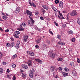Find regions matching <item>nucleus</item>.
Returning a JSON list of instances; mask_svg holds the SVG:
<instances>
[{
  "mask_svg": "<svg viewBox=\"0 0 80 80\" xmlns=\"http://www.w3.org/2000/svg\"><path fill=\"white\" fill-rule=\"evenodd\" d=\"M28 25L33 27V25H34V23H35V21L28 20Z\"/></svg>",
  "mask_w": 80,
  "mask_h": 80,
  "instance_id": "f257e3e1",
  "label": "nucleus"
},
{
  "mask_svg": "<svg viewBox=\"0 0 80 80\" xmlns=\"http://www.w3.org/2000/svg\"><path fill=\"white\" fill-rule=\"evenodd\" d=\"M70 15L71 16H72V17H74V16H75L77 15V12L76 11H72L70 13Z\"/></svg>",
  "mask_w": 80,
  "mask_h": 80,
  "instance_id": "f03ea898",
  "label": "nucleus"
},
{
  "mask_svg": "<svg viewBox=\"0 0 80 80\" xmlns=\"http://www.w3.org/2000/svg\"><path fill=\"white\" fill-rule=\"evenodd\" d=\"M26 13L29 16H31L32 17L33 16V14H32V13L30 11L27 10L26 11Z\"/></svg>",
  "mask_w": 80,
  "mask_h": 80,
  "instance_id": "7ed1b4c3",
  "label": "nucleus"
},
{
  "mask_svg": "<svg viewBox=\"0 0 80 80\" xmlns=\"http://www.w3.org/2000/svg\"><path fill=\"white\" fill-rule=\"evenodd\" d=\"M28 36L27 35H25L24 36L23 40L24 42H27V40L28 39Z\"/></svg>",
  "mask_w": 80,
  "mask_h": 80,
  "instance_id": "20e7f679",
  "label": "nucleus"
},
{
  "mask_svg": "<svg viewBox=\"0 0 80 80\" xmlns=\"http://www.w3.org/2000/svg\"><path fill=\"white\" fill-rule=\"evenodd\" d=\"M31 1L30 0H29V4H30L31 6H32L33 7H34L35 8H36V5L35 3H31L30 2Z\"/></svg>",
  "mask_w": 80,
  "mask_h": 80,
  "instance_id": "39448f33",
  "label": "nucleus"
},
{
  "mask_svg": "<svg viewBox=\"0 0 80 80\" xmlns=\"http://www.w3.org/2000/svg\"><path fill=\"white\" fill-rule=\"evenodd\" d=\"M27 53L29 54V55H31V56H34L35 53L32 52L28 51L27 52Z\"/></svg>",
  "mask_w": 80,
  "mask_h": 80,
  "instance_id": "423d86ee",
  "label": "nucleus"
},
{
  "mask_svg": "<svg viewBox=\"0 0 80 80\" xmlns=\"http://www.w3.org/2000/svg\"><path fill=\"white\" fill-rule=\"evenodd\" d=\"M20 8L19 7H18L16 8L15 12L16 13H18L20 12Z\"/></svg>",
  "mask_w": 80,
  "mask_h": 80,
  "instance_id": "0eeeda50",
  "label": "nucleus"
},
{
  "mask_svg": "<svg viewBox=\"0 0 80 80\" xmlns=\"http://www.w3.org/2000/svg\"><path fill=\"white\" fill-rule=\"evenodd\" d=\"M49 56L52 58H54V57H55V54L53 53L52 52H51V53L49 54Z\"/></svg>",
  "mask_w": 80,
  "mask_h": 80,
  "instance_id": "6e6552de",
  "label": "nucleus"
},
{
  "mask_svg": "<svg viewBox=\"0 0 80 80\" xmlns=\"http://www.w3.org/2000/svg\"><path fill=\"white\" fill-rule=\"evenodd\" d=\"M28 64L29 67H30V66H32V61L31 60H29L28 62Z\"/></svg>",
  "mask_w": 80,
  "mask_h": 80,
  "instance_id": "1a4fd4ad",
  "label": "nucleus"
},
{
  "mask_svg": "<svg viewBox=\"0 0 80 80\" xmlns=\"http://www.w3.org/2000/svg\"><path fill=\"white\" fill-rule=\"evenodd\" d=\"M59 7L61 8H63V2L62 1L59 2Z\"/></svg>",
  "mask_w": 80,
  "mask_h": 80,
  "instance_id": "9d476101",
  "label": "nucleus"
},
{
  "mask_svg": "<svg viewBox=\"0 0 80 80\" xmlns=\"http://www.w3.org/2000/svg\"><path fill=\"white\" fill-rule=\"evenodd\" d=\"M29 73L30 77L32 78L33 77V72H32V71L30 70Z\"/></svg>",
  "mask_w": 80,
  "mask_h": 80,
  "instance_id": "9b49d317",
  "label": "nucleus"
},
{
  "mask_svg": "<svg viewBox=\"0 0 80 80\" xmlns=\"http://www.w3.org/2000/svg\"><path fill=\"white\" fill-rule=\"evenodd\" d=\"M62 75L64 77H67L68 75V73L65 72H62Z\"/></svg>",
  "mask_w": 80,
  "mask_h": 80,
  "instance_id": "f8f14e48",
  "label": "nucleus"
},
{
  "mask_svg": "<svg viewBox=\"0 0 80 80\" xmlns=\"http://www.w3.org/2000/svg\"><path fill=\"white\" fill-rule=\"evenodd\" d=\"M22 77H23V78H26V77H27V74H25V73H22Z\"/></svg>",
  "mask_w": 80,
  "mask_h": 80,
  "instance_id": "ddd939ff",
  "label": "nucleus"
},
{
  "mask_svg": "<svg viewBox=\"0 0 80 80\" xmlns=\"http://www.w3.org/2000/svg\"><path fill=\"white\" fill-rule=\"evenodd\" d=\"M51 71V72H53L55 70V67L53 66H51L50 68Z\"/></svg>",
  "mask_w": 80,
  "mask_h": 80,
  "instance_id": "4468645a",
  "label": "nucleus"
},
{
  "mask_svg": "<svg viewBox=\"0 0 80 80\" xmlns=\"http://www.w3.org/2000/svg\"><path fill=\"white\" fill-rule=\"evenodd\" d=\"M22 67H23V68H25V69L28 68V67L26 65L22 64Z\"/></svg>",
  "mask_w": 80,
  "mask_h": 80,
  "instance_id": "2eb2a0df",
  "label": "nucleus"
},
{
  "mask_svg": "<svg viewBox=\"0 0 80 80\" xmlns=\"http://www.w3.org/2000/svg\"><path fill=\"white\" fill-rule=\"evenodd\" d=\"M35 60L38 63H42V61H41L40 59H35Z\"/></svg>",
  "mask_w": 80,
  "mask_h": 80,
  "instance_id": "dca6fc26",
  "label": "nucleus"
},
{
  "mask_svg": "<svg viewBox=\"0 0 80 80\" xmlns=\"http://www.w3.org/2000/svg\"><path fill=\"white\" fill-rule=\"evenodd\" d=\"M58 44L60 45H65V43L64 42H61L59 41L58 42Z\"/></svg>",
  "mask_w": 80,
  "mask_h": 80,
  "instance_id": "f3484780",
  "label": "nucleus"
},
{
  "mask_svg": "<svg viewBox=\"0 0 80 80\" xmlns=\"http://www.w3.org/2000/svg\"><path fill=\"white\" fill-rule=\"evenodd\" d=\"M43 8L44 9H46V10H48V7L46 5L43 6H42Z\"/></svg>",
  "mask_w": 80,
  "mask_h": 80,
  "instance_id": "a211bd4d",
  "label": "nucleus"
},
{
  "mask_svg": "<svg viewBox=\"0 0 80 80\" xmlns=\"http://www.w3.org/2000/svg\"><path fill=\"white\" fill-rule=\"evenodd\" d=\"M70 65L71 66H74V65H75V63L73 61H71L70 63Z\"/></svg>",
  "mask_w": 80,
  "mask_h": 80,
  "instance_id": "6ab92c4d",
  "label": "nucleus"
},
{
  "mask_svg": "<svg viewBox=\"0 0 80 80\" xmlns=\"http://www.w3.org/2000/svg\"><path fill=\"white\" fill-rule=\"evenodd\" d=\"M15 45V43L14 42H11V44H10V47H13V46Z\"/></svg>",
  "mask_w": 80,
  "mask_h": 80,
  "instance_id": "aec40b11",
  "label": "nucleus"
},
{
  "mask_svg": "<svg viewBox=\"0 0 80 80\" xmlns=\"http://www.w3.org/2000/svg\"><path fill=\"white\" fill-rule=\"evenodd\" d=\"M2 18L4 20H7L8 18V17L7 16L5 15L2 17Z\"/></svg>",
  "mask_w": 80,
  "mask_h": 80,
  "instance_id": "412c9836",
  "label": "nucleus"
},
{
  "mask_svg": "<svg viewBox=\"0 0 80 80\" xmlns=\"http://www.w3.org/2000/svg\"><path fill=\"white\" fill-rule=\"evenodd\" d=\"M18 30L19 31H24V28H18Z\"/></svg>",
  "mask_w": 80,
  "mask_h": 80,
  "instance_id": "4be33fe9",
  "label": "nucleus"
},
{
  "mask_svg": "<svg viewBox=\"0 0 80 80\" xmlns=\"http://www.w3.org/2000/svg\"><path fill=\"white\" fill-rule=\"evenodd\" d=\"M77 22L79 24V25H80V18H78L77 20Z\"/></svg>",
  "mask_w": 80,
  "mask_h": 80,
  "instance_id": "5701e85b",
  "label": "nucleus"
},
{
  "mask_svg": "<svg viewBox=\"0 0 80 80\" xmlns=\"http://www.w3.org/2000/svg\"><path fill=\"white\" fill-rule=\"evenodd\" d=\"M3 72V69L2 68H0V73H2Z\"/></svg>",
  "mask_w": 80,
  "mask_h": 80,
  "instance_id": "b1692460",
  "label": "nucleus"
},
{
  "mask_svg": "<svg viewBox=\"0 0 80 80\" xmlns=\"http://www.w3.org/2000/svg\"><path fill=\"white\" fill-rule=\"evenodd\" d=\"M63 60V59L62 58H59L57 59L58 61H59V62H61V61H62Z\"/></svg>",
  "mask_w": 80,
  "mask_h": 80,
  "instance_id": "393cba45",
  "label": "nucleus"
},
{
  "mask_svg": "<svg viewBox=\"0 0 80 80\" xmlns=\"http://www.w3.org/2000/svg\"><path fill=\"white\" fill-rule=\"evenodd\" d=\"M15 33L14 34H16V35H19L20 34V32L19 31H16L15 32Z\"/></svg>",
  "mask_w": 80,
  "mask_h": 80,
  "instance_id": "a878e982",
  "label": "nucleus"
},
{
  "mask_svg": "<svg viewBox=\"0 0 80 80\" xmlns=\"http://www.w3.org/2000/svg\"><path fill=\"white\" fill-rule=\"evenodd\" d=\"M16 48L17 49L19 48H20L19 44H16Z\"/></svg>",
  "mask_w": 80,
  "mask_h": 80,
  "instance_id": "bb28decb",
  "label": "nucleus"
},
{
  "mask_svg": "<svg viewBox=\"0 0 80 80\" xmlns=\"http://www.w3.org/2000/svg\"><path fill=\"white\" fill-rule=\"evenodd\" d=\"M40 40H41V39H39L38 40L36 41V42L37 43H39L40 42Z\"/></svg>",
  "mask_w": 80,
  "mask_h": 80,
  "instance_id": "cd10ccee",
  "label": "nucleus"
},
{
  "mask_svg": "<svg viewBox=\"0 0 80 80\" xmlns=\"http://www.w3.org/2000/svg\"><path fill=\"white\" fill-rule=\"evenodd\" d=\"M13 36H14V37H15V38H19V36H17V35H16V34H14Z\"/></svg>",
  "mask_w": 80,
  "mask_h": 80,
  "instance_id": "c85d7f7f",
  "label": "nucleus"
},
{
  "mask_svg": "<svg viewBox=\"0 0 80 80\" xmlns=\"http://www.w3.org/2000/svg\"><path fill=\"white\" fill-rule=\"evenodd\" d=\"M17 56V54H15L13 56H12V58L13 59L15 58Z\"/></svg>",
  "mask_w": 80,
  "mask_h": 80,
  "instance_id": "c756f323",
  "label": "nucleus"
},
{
  "mask_svg": "<svg viewBox=\"0 0 80 80\" xmlns=\"http://www.w3.org/2000/svg\"><path fill=\"white\" fill-rule=\"evenodd\" d=\"M7 77L8 78H12V75H9L7 76Z\"/></svg>",
  "mask_w": 80,
  "mask_h": 80,
  "instance_id": "7c9ffc66",
  "label": "nucleus"
},
{
  "mask_svg": "<svg viewBox=\"0 0 80 80\" xmlns=\"http://www.w3.org/2000/svg\"><path fill=\"white\" fill-rule=\"evenodd\" d=\"M77 73V72L75 71H73L72 72V74L73 75H75Z\"/></svg>",
  "mask_w": 80,
  "mask_h": 80,
  "instance_id": "2f4dec72",
  "label": "nucleus"
},
{
  "mask_svg": "<svg viewBox=\"0 0 80 80\" xmlns=\"http://www.w3.org/2000/svg\"><path fill=\"white\" fill-rule=\"evenodd\" d=\"M6 46L7 47H10V43H7L6 44Z\"/></svg>",
  "mask_w": 80,
  "mask_h": 80,
  "instance_id": "473e14b6",
  "label": "nucleus"
},
{
  "mask_svg": "<svg viewBox=\"0 0 80 80\" xmlns=\"http://www.w3.org/2000/svg\"><path fill=\"white\" fill-rule=\"evenodd\" d=\"M55 3L56 4H57V3H59V1L58 0H55Z\"/></svg>",
  "mask_w": 80,
  "mask_h": 80,
  "instance_id": "72a5a7b5",
  "label": "nucleus"
},
{
  "mask_svg": "<svg viewBox=\"0 0 80 80\" xmlns=\"http://www.w3.org/2000/svg\"><path fill=\"white\" fill-rule=\"evenodd\" d=\"M22 25L23 26V27H26L27 24H26V23L25 22H23L22 23Z\"/></svg>",
  "mask_w": 80,
  "mask_h": 80,
  "instance_id": "f704fd0d",
  "label": "nucleus"
},
{
  "mask_svg": "<svg viewBox=\"0 0 80 80\" xmlns=\"http://www.w3.org/2000/svg\"><path fill=\"white\" fill-rule=\"evenodd\" d=\"M57 37L58 38H59V39H60L61 38V36L58 35L57 36Z\"/></svg>",
  "mask_w": 80,
  "mask_h": 80,
  "instance_id": "c9c22d12",
  "label": "nucleus"
},
{
  "mask_svg": "<svg viewBox=\"0 0 80 80\" xmlns=\"http://www.w3.org/2000/svg\"><path fill=\"white\" fill-rule=\"evenodd\" d=\"M42 12H43V14H44L45 13V9H42Z\"/></svg>",
  "mask_w": 80,
  "mask_h": 80,
  "instance_id": "e433bc0d",
  "label": "nucleus"
},
{
  "mask_svg": "<svg viewBox=\"0 0 80 80\" xmlns=\"http://www.w3.org/2000/svg\"><path fill=\"white\" fill-rule=\"evenodd\" d=\"M64 70H65V71H66V72H68L69 70L68 68H64Z\"/></svg>",
  "mask_w": 80,
  "mask_h": 80,
  "instance_id": "4c0bfd02",
  "label": "nucleus"
},
{
  "mask_svg": "<svg viewBox=\"0 0 80 80\" xmlns=\"http://www.w3.org/2000/svg\"><path fill=\"white\" fill-rule=\"evenodd\" d=\"M12 68H15L16 67V65L15 64H13L12 65Z\"/></svg>",
  "mask_w": 80,
  "mask_h": 80,
  "instance_id": "58836bf2",
  "label": "nucleus"
},
{
  "mask_svg": "<svg viewBox=\"0 0 80 80\" xmlns=\"http://www.w3.org/2000/svg\"><path fill=\"white\" fill-rule=\"evenodd\" d=\"M17 44L18 45H20V41L18 40L17 41Z\"/></svg>",
  "mask_w": 80,
  "mask_h": 80,
  "instance_id": "ea45409f",
  "label": "nucleus"
},
{
  "mask_svg": "<svg viewBox=\"0 0 80 80\" xmlns=\"http://www.w3.org/2000/svg\"><path fill=\"white\" fill-rule=\"evenodd\" d=\"M58 13H59V15H60V16H61V17H63L62 14L60 13V11H58Z\"/></svg>",
  "mask_w": 80,
  "mask_h": 80,
  "instance_id": "a19ab883",
  "label": "nucleus"
},
{
  "mask_svg": "<svg viewBox=\"0 0 80 80\" xmlns=\"http://www.w3.org/2000/svg\"><path fill=\"white\" fill-rule=\"evenodd\" d=\"M77 62L79 63H80V59L79 58H78L77 60Z\"/></svg>",
  "mask_w": 80,
  "mask_h": 80,
  "instance_id": "79ce46f5",
  "label": "nucleus"
},
{
  "mask_svg": "<svg viewBox=\"0 0 80 80\" xmlns=\"http://www.w3.org/2000/svg\"><path fill=\"white\" fill-rule=\"evenodd\" d=\"M75 40V38H73L72 39V42H74Z\"/></svg>",
  "mask_w": 80,
  "mask_h": 80,
  "instance_id": "37998d69",
  "label": "nucleus"
},
{
  "mask_svg": "<svg viewBox=\"0 0 80 80\" xmlns=\"http://www.w3.org/2000/svg\"><path fill=\"white\" fill-rule=\"evenodd\" d=\"M59 70H60V71H62V70H63V68H61V67H59V68H58Z\"/></svg>",
  "mask_w": 80,
  "mask_h": 80,
  "instance_id": "c03bdc74",
  "label": "nucleus"
},
{
  "mask_svg": "<svg viewBox=\"0 0 80 80\" xmlns=\"http://www.w3.org/2000/svg\"><path fill=\"white\" fill-rule=\"evenodd\" d=\"M49 32L51 34V35H53V33L52 32V31L49 30Z\"/></svg>",
  "mask_w": 80,
  "mask_h": 80,
  "instance_id": "a18cd8bd",
  "label": "nucleus"
},
{
  "mask_svg": "<svg viewBox=\"0 0 80 80\" xmlns=\"http://www.w3.org/2000/svg\"><path fill=\"white\" fill-rule=\"evenodd\" d=\"M73 31H72L71 30L69 31V33L70 34H72V33H73Z\"/></svg>",
  "mask_w": 80,
  "mask_h": 80,
  "instance_id": "49530a36",
  "label": "nucleus"
},
{
  "mask_svg": "<svg viewBox=\"0 0 80 80\" xmlns=\"http://www.w3.org/2000/svg\"><path fill=\"white\" fill-rule=\"evenodd\" d=\"M12 79L13 80H15L16 79V77H15V76H13Z\"/></svg>",
  "mask_w": 80,
  "mask_h": 80,
  "instance_id": "de8ad7c7",
  "label": "nucleus"
},
{
  "mask_svg": "<svg viewBox=\"0 0 80 80\" xmlns=\"http://www.w3.org/2000/svg\"><path fill=\"white\" fill-rule=\"evenodd\" d=\"M29 18L30 19V20H31V21H33V20H34L33 19V18H32L31 17L29 16Z\"/></svg>",
  "mask_w": 80,
  "mask_h": 80,
  "instance_id": "09e8293b",
  "label": "nucleus"
},
{
  "mask_svg": "<svg viewBox=\"0 0 80 80\" xmlns=\"http://www.w3.org/2000/svg\"><path fill=\"white\" fill-rule=\"evenodd\" d=\"M2 64L3 65H5L7 64V62H2Z\"/></svg>",
  "mask_w": 80,
  "mask_h": 80,
  "instance_id": "8fccbe9b",
  "label": "nucleus"
},
{
  "mask_svg": "<svg viewBox=\"0 0 80 80\" xmlns=\"http://www.w3.org/2000/svg\"><path fill=\"white\" fill-rule=\"evenodd\" d=\"M65 27H66V24H64L62 25V27H63V28H65Z\"/></svg>",
  "mask_w": 80,
  "mask_h": 80,
  "instance_id": "3c124183",
  "label": "nucleus"
},
{
  "mask_svg": "<svg viewBox=\"0 0 80 80\" xmlns=\"http://www.w3.org/2000/svg\"><path fill=\"white\" fill-rule=\"evenodd\" d=\"M54 12H56V13H57V12H58V10L56 8L55 9V10H54Z\"/></svg>",
  "mask_w": 80,
  "mask_h": 80,
  "instance_id": "603ef678",
  "label": "nucleus"
},
{
  "mask_svg": "<svg viewBox=\"0 0 80 80\" xmlns=\"http://www.w3.org/2000/svg\"><path fill=\"white\" fill-rule=\"evenodd\" d=\"M35 14L36 15H38L39 14V13L37 12H35Z\"/></svg>",
  "mask_w": 80,
  "mask_h": 80,
  "instance_id": "864d4df0",
  "label": "nucleus"
},
{
  "mask_svg": "<svg viewBox=\"0 0 80 80\" xmlns=\"http://www.w3.org/2000/svg\"><path fill=\"white\" fill-rule=\"evenodd\" d=\"M35 47L36 48H38L39 47V46H38V45H36L35 46Z\"/></svg>",
  "mask_w": 80,
  "mask_h": 80,
  "instance_id": "5fc2aeb1",
  "label": "nucleus"
},
{
  "mask_svg": "<svg viewBox=\"0 0 80 80\" xmlns=\"http://www.w3.org/2000/svg\"><path fill=\"white\" fill-rule=\"evenodd\" d=\"M40 19H41V20H44L43 18V17H40Z\"/></svg>",
  "mask_w": 80,
  "mask_h": 80,
  "instance_id": "6e6d98bb",
  "label": "nucleus"
},
{
  "mask_svg": "<svg viewBox=\"0 0 80 80\" xmlns=\"http://www.w3.org/2000/svg\"><path fill=\"white\" fill-rule=\"evenodd\" d=\"M52 9L53 10H54V11H55V9H56V8H55L54 7H52Z\"/></svg>",
  "mask_w": 80,
  "mask_h": 80,
  "instance_id": "4d7b16f0",
  "label": "nucleus"
},
{
  "mask_svg": "<svg viewBox=\"0 0 80 80\" xmlns=\"http://www.w3.org/2000/svg\"><path fill=\"white\" fill-rule=\"evenodd\" d=\"M22 24H21L20 26V28H23V27H22Z\"/></svg>",
  "mask_w": 80,
  "mask_h": 80,
  "instance_id": "13d9d810",
  "label": "nucleus"
},
{
  "mask_svg": "<svg viewBox=\"0 0 80 80\" xmlns=\"http://www.w3.org/2000/svg\"><path fill=\"white\" fill-rule=\"evenodd\" d=\"M9 32V30L7 29L5 31V32Z\"/></svg>",
  "mask_w": 80,
  "mask_h": 80,
  "instance_id": "bf43d9fd",
  "label": "nucleus"
},
{
  "mask_svg": "<svg viewBox=\"0 0 80 80\" xmlns=\"http://www.w3.org/2000/svg\"><path fill=\"white\" fill-rule=\"evenodd\" d=\"M11 39L12 41H13V40H14V39L13 38H11Z\"/></svg>",
  "mask_w": 80,
  "mask_h": 80,
  "instance_id": "052dcab7",
  "label": "nucleus"
},
{
  "mask_svg": "<svg viewBox=\"0 0 80 80\" xmlns=\"http://www.w3.org/2000/svg\"><path fill=\"white\" fill-rule=\"evenodd\" d=\"M7 72L8 73H9V72H10V70H9V69H7Z\"/></svg>",
  "mask_w": 80,
  "mask_h": 80,
  "instance_id": "680f3d73",
  "label": "nucleus"
},
{
  "mask_svg": "<svg viewBox=\"0 0 80 80\" xmlns=\"http://www.w3.org/2000/svg\"><path fill=\"white\" fill-rule=\"evenodd\" d=\"M2 57V54L1 53V52H0V58H1Z\"/></svg>",
  "mask_w": 80,
  "mask_h": 80,
  "instance_id": "e2e57ef3",
  "label": "nucleus"
},
{
  "mask_svg": "<svg viewBox=\"0 0 80 80\" xmlns=\"http://www.w3.org/2000/svg\"><path fill=\"white\" fill-rule=\"evenodd\" d=\"M55 25H56V26H58V24L57 22H55Z\"/></svg>",
  "mask_w": 80,
  "mask_h": 80,
  "instance_id": "0e129e2a",
  "label": "nucleus"
},
{
  "mask_svg": "<svg viewBox=\"0 0 80 80\" xmlns=\"http://www.w3.org/2000/svg\"><path fill=\"white\" fill-rule=\"evenodd\" d=\"M58 18H60V19H61V18H62V17H60V16H59V15H58Z\"/></svg>",
  "mask_w": 80,
  "mask_h": 80,
  "instance_id": "69168bd1",
  "label": "nucleus"
},
{
  "mask_svg": "<svg viewBox=\"0 0 80 80\" xmlns=\"http://www.w3.org/2000/svg\"><path fill=\"white\" fill-rule=\"evenodd\" d=\"M46 42H47V43H50L49 41H47Z\"/></svg>",
  "mask_w": 80,
  "mask_h": 80,
  "instance_id": "338daca9",
  "label": "nucleus"
},
{
  "mask_svg": "<svg viewBox=\"0 0 80 80\" xmlns=\"http://www.w3.org/2000/svg\"><path fill=\"white\" fill-rule=\"evenodd\" d=\"M0 30H1V31H3V29H2V28H0Z\"/></svg>",
  "mask_w": 80,
  "mask_h": 80,
  "instance_id": "774afa93",
  "label": "nucleus"
}]
</instances>
